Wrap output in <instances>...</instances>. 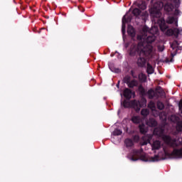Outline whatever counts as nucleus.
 I'll return each instance as SVG.
<instances>
[{"label":"nucleus","mask_w":182,"mask_h":182,"mask_svg":"<svg viewBox=\"0 0 182 182\" xmlns=\"http://www.w3.org/2000/svg\"><path fill=\"white\" fill-rule=\"evenodd\" d=\"M140 58H138L137 60V65L138 66H139L140 68H143L144 66H146V62H147L146 59H151V58H147L146 56H139Z\"/></svg>","instance_id":"obj_10"},{"label":"nucleus","mask_w":182,"mask_h":182,"mask_svg":"<svg viewBox=\"0 0 182 182\" xmlns=\"http://www.w3.org/2000/svg\"><path fill=\"white\" fill-rule=\"evenodd\" d=\"M161 147V142L160 141H155L152 144L153 150H159Z\"/></svg>","instance_id":"obj_19"},{"label":"nucleus","mask_w":182,"mask_h":182,"mask_svg":"<svg viewBox=\"0 0 182 182\" xmlns=\"http://www.w3.org/2000/svg\"><path fill=\"white\" fill-rule=\"evenodd\" d=\"M176 130L178 132H182V121H179L176 125Z\"/></svg>","instance_id":"obj_32"},{"label":"nucleus","mask_w":182,"mask_h":182,"mask_svg":"<svg viewBox=\"0 0 182 182\" xmlns=\"http://www.w3.org/2000/svg\"><path fill=\"white\" fill-rule=\"evenodd\" d=\"M139 8L141 9H142L143 11H144V9H146V4H142V6L141 7L139 6Z\"/></svg>","instance_id":"obj_41"},{"label":"nucleus","mask_w":182,"mask_h":182,"mask_svg":"<svg viewBox=\"0 0 182 182\" xmlns=\"http://www.w3.org/2000/svg\"><path fill=\"white\" fill-rule=\"evenodd\" d=\"M139 129L141 134H146V133H147V127H146V124H140L139 125Z\"/></svg>","instance_id":"obj_17"},{"label":"nucleus","mask_w":182,"mask_h":182,"mask_svg":"<svg viewBox=\"0 0 182 182\" xmlns=\"http://www.w3.org/2000/svg\"><path fill=\"white\" fill-rule=\"evenodd\" d=\"M178 107H179V113L181 114V116L182 117V100H181L179 101Z\"/></svg>","instance_id":"obj_36"},{"label":"nucleus","mask_w":182,"mask_h":182,"mask_svg":"<svg viewBox=\"0 0 182 182\" xmlns=\"http://www.w3.org/2000/svg\"><path fill=\"white\" fill-rule=\"evenodd\" d=\"M132 102H133V100H132L131 102H127L124 100L123 102V106L125 109H127L128 107H133V109H136V107L133 105Z\"/></svg>","instance_id":"obj_18"},{"label":"nucleus","mask_w":182,"mask_h":182,"mask_svg":"<svg viewBox=\"0 0 182 182\" xmlns=\"http://www.w3.org/2000/svg\"><path fill=\"white\" fill-rule=\"evenodd\" d=\"M178 46V42L177 41H173V43L171 45V48L174 50L173 52L171 53V58H166V63H170L174 62V57L176 55H177V51L178 50V48L177 46Z\"/></svg>","instance_id":"obj_6"},{"label":"nucleus","mask_w":182,"mask_h":182,"mask_svg":"<svg viewBox=\"0 0 182 182\" xmlns=\"http://www.w3.org/2000/svg\"><path fill=\"white\" fill-rule=\"evenodd\" d=\"M146 36H147V37L145 39L146 43H143L144 45L145 46H147L149 45L150 46H151V43H153V42H154L156 41V36H154V34H149V36H147V34H146Z\"/></svg>","instance_id":"obj_8"},{"label":"nucleus","mask_w":182,"mask_h":182,"mask_svg":"<svg viewBox=\"0 0 182 182\" xmlns=\"http://www.w3.org/2000/svg\"><path fill=\"white\" fill-rule=\"evenodd\" d=\"M38 33H41V31H38Z\"/></svg>","instance_id":"obj_45"},{"label":"nucleus","mask_w":182,"mask_h":182,"mask_svg":"<svg viewBox=\"0 0 182 182\" xmlns=\"http://www.w3.org/2000/svg\"><path fill=\"white\" fill-rule=\"evenodd\" d=\"M142 32H143V33H144V35H146V33H147V32H149V28L147 26L143 27Z\"/></svg>","instance_id":"obj_38"},{"label":"nucleus","mask_w":182,"mask_h":182,"mask_svg":"<svg viewBox=\"0 0 182 182\" xmlns=\"http://www.w3.org/2000/svg\"><path fill=\"white\" fill-rule=\"evenodd\" d=\"M172 159H182V147L181 149H174L173 151L169 154Z\"/></svg>","instance_id":"obj_7"},{"label":"nucleus","mask_w":182,"mask_h":182,"mask_svg":"<svg viewBox=\"0 0 182 182\" xmlns=\"http://www.w3.org/2000/svg\"><path fill=\"white\" fill-rule=\"evenodd\" d=\"M156 93H159V95H161L163 93V88L161 87L158 86L155 90Z\"/></svg>","instance_id":"obj_35"},{"label":"nucleus","mask_w":182,"mask_h":182,"mask_svg":"<svg viewBox=\"0 0 182 182\" xmlns=\"http://www.w3.org/2000/svg\"><path fill=\"white\" fill-rule=\"evenodd\" d=\"M124 97L127 100H130V98L132 96H134L135 93L134 92L132 91L129 88H125L123 92Z\"/></svg>","instance_id":"obj_11"},{"label":"nucleus","mask_w":182,"mask_h":182,"mask_svg":"<svg viewBox=\"0 0 182 182\" xmlns=\"http://www.w3.org/2000/svg\"><path fill=\"white\" fill-rule=\"evenodd\" d=\"M163 8V3L157 1L154 4L153 6L149 10V13L152 18H161V12L160 11Z\"/></svg>","instance_id":"obj_3"},{"label":"nucleus","mask_w":182,"mask_h":182,"mask_svg":"<svg viewBox=\"0 0 182 182\" xmlns=\"http://www.w3.org/2000/svg\"><path fill=\"white\" fill-rule=\"evenodd\" d=\"M146 72L148 75H153L154 73V69H153V66L150 63H147Z\"/></svg>","instance_id":"obj_21"},{"label":"nucleus","mask_w":182,"mask_h":182,"mask_svg":"<svg viewBox=\"0 0 182 182\" xmlns=\"http://www.w3.org/2000/svg\"><path fill=\"white\" fill-rule=\"evenodd\" d=\"M149 113H150V112L147 109H143L141 111V116H144V117L149 116Z\"/></svg>","instance_id":"obj_28"},{"label":"nucleus","mask_w":182,"mask_h":182,"mask_svg":"<svg viewBox=\"0 0 182 182\" xmlns=\"http://www.w3.org/2000/svg\"><path fill=\"white\" fill-rule=\"evenodd\" d=\"M159 28L162 32H166L168 29V25L166 23V21L163 18L158 21Z\"/></svg>","instance_id":"obj_9"},{"label":"nucleus","mask_w":182,"mask_h":182,"mask_svg":"<svg viewBox=\"0 0 182 182\" xmlns=\"http://www.w3.org/2000/svg\"><path fill=\"white\" fill-rule=\"evenodd\" d=\"M131 75L133 76V77H134V72L133 70H131Z\"/></svg>","instance_id":"obj_42"},{"label":"nucleus","mask_w":182,"mask_h":182,"mask_svg":"<svg viewBox=\"0 0 182 182\" xmlns=\"http://www.w3.org/2000/svg\"><path fill=\"white\" fill-rule=\"evenodd\" d=\"M148 139H147V141L148 143H150V141H151V139H153V136L152 135H148Z\"/></svg>","instance_id":"obj_39"},{"label":"nucleus","mask_w":182,"mask_h":182,"mask_svg":"<svg viewBox=\"0 0 182 182\" xmlns=\"http://www.w3.org/2000/svg\"><path fill=\"white\" fill-rule=\"evenodd\" d=\"M111 56H113V55H111Z\"/></svg>","instance_id":"obj_46"},{"label":"nucleus","mask_w":182,"mask_h":182,"mask_svg":"<svg viewBox=\"0 0 182 182\" xmlns=\"http://www.w3.org/2000/svg\"><path fill=\"white\" fill-rule=\"evenodd\" d=\"M165 34L166 36H173V35H174V30L172 28H168L165 32Z\"/></svg>","instance_id":"obj_25"},{"label":"nucleus","mask_w":182,"mask_h":182,"mask_svg":"<svg viewBox=\"0 0 182 182\" xmlns=\"http://www.w3.org/2000/svg\"><path fill=\"white\" fill-rule=\"evenodd\" d=\"M119 82H120L119 81V82H118V85H117V87H119Z\"/></svg>","instance_id":"obj_43"},{"label":"nucleus","mask_w":182,"mask_h":182,"mask_svg":"<svg viewBox=\"0 0 182 182\" xmlns=\"http://www.w3.org/2000/svg\"><path fill=\"white\" fill-rule=\"evenodd\" d=\"M138 91L139 92V95H141V96H146V89H144V87H143L142 85H139Z\"/></svg>","instance_id":"obj_20"},{"label":"nucleus","mask_w":182,"mask_h":182,"mask_svg":"<svg viewBox=\"0 0 182 182\" xmlns=\"http://www.w3.org/2000/svg\"><path fill=\"white\" fill-rule=\"evenodd\" d=\"M146 125L149 127H156L157 126V121L154 118H149L146 121Z\"/></svg>","instance_id":"obj_15"},{"label":"nucleus","mask_w":182,"mask_h":182,"mask_svg":"<svg viewBox=\"0 0 182 182\" xmlns=\"http://www.w3.org/2000/svg\"><path fill=\"white\" fill-rule=\"evenodd\" d=\"M148 107L151 109V110H154V109H156V103L153 101H150L148 104Z\"/></svg>","instance_id":"obj_30"},{"label":"nucleus","mask_w":182,"mask_h":182,"mask_svg":"<svg viewBox=\"0 0 182 182\" xmlns=\"http://www.w3.org/2000/svg\"><path fill=\"white\" fill-rule=\"evenodd\" d=\"M122 19H124V23H128V22H132V15H124L122 18Z\"/></svg>","instance_id":"obj_22"},{"label":"nucleus","mask_w":182,"mask_h":182,"mask_svg":"<svg viewBox=\"0 0 182 182\" xmlns=\"http://www.w3.org/2000/svg\"><path fill=\"white\" fill-rule=\"evenodd\" d=\"M141 76L143 77V76H144V75L142 74Z\"/></svg>","instance_id":"obj_44"},{"label":"nucleus","mask_w":182,"mask_h":182,"mask_svg":"<svg viewBox=\"0 0 182 182\" xmlns=\"http://www.w3.org/2000/svg\"><path fill=\"white\" fill-rule=\"evenodd\" d=\"M114 72L115 73H120L121 70H120L119 68H115L114 70Z\"/></svg>","instance_id":"obj_40"},{"label":"nucleus","mask_w":182,"mask_h":182,"mask_svg":"<svg viewBox=\"0 0 182 182\" xmlns=\"http://www.w3.org/2000/svg\"><path fill=\"white\" fill-rule=\"evenodd\" d=\"M127 86L128 87H129V89L137 87L139 86V81H137V80L134 79L129 82Z\"/></svg>","instance_id":"obj_16"},{"label":"nucleus","mask_w":182,"mask_h":182,"mask_svg":"<svg viewBox=\"0 0 182 182\" xmlns=\"http://www.w3.org/2000/svg\"><path fill=\"white\" fill-rule=\"evenodd\" d=\"M176 22V18L174 17H169L167 20V23L171 24Z\"/></svg>","instance_id":"obj_34"},{"label":"nucleus","mask_w":182,"mask_h":182,"mask_svg":"<svg viewBox=\"0 0 182 182\" xmlns=\"http://www.w3.org/2000/svg\"><path fill=\"white\" fill-rule=\"evenodd\" d=\"M143 153V149H133L131 152V160L132 161H137V160H141V161H149V159Z\"/></svg>","instance_id":"obj_2"},{"label":"nucleus","mask_w":182,"mask_h":182,"mask_svg":"<svg viewBox=\"0 0 182 182\" xmlns=\"http://www.w3.org/2000/svg\"><path fill=\"white\" fill-rule=\"evenodd\" d=\"M129 56H145L146 58H153L154 55V47L153 46H145L143 42H139L137 46L132 44L129 50Z\"/></svg>","instance_id":"obj_1"},{"label":"nucleus","mask_w":182,"mask_h":182,"mask_svg":"<svg viewBox=\"0 0 182 182\" xmlns=\"http://www.w3.org/2000/svg\"><path fill=\"white\" fill-rule=\"evenodd\" d=\"M162 140L166 143V144H168V146H170V147H173V149H176V147H178V144H177V142H176V140H173L171 139V136L166 134H163L161 136Z\"/></svg>","instance_id":"obj_5"},{"label":"nucleus","mask_w":182,"mask_h":182,"mask_svg":"<svg viewBox=\"0 0 182 182\" xmlns=\"http://www.w3.org/2000/svg\"><path fill=\"white\" fill-rule=\"evenodd\" d=\"M132 122L135 124H139V123H140V117L137 116H134L132 117Z\"/></svg>","instance_id":"obj_23"},{"label":"nucleus","mask_w":182,"mask_h":182,"mask_svg":"<svg viewBox=\"0 0 182 182\" xmlns=\"http://www.w3.org/2000/svg\"><path fill=\"white\" fill-rule=\"evenodd\" d=\"M132 105L135 107L136 112H140L141 107H146L147 105V100L145 97H142L140 101L136 100H132Z\"/></svg>","instance_id":"obj_4"},{"label":"nucleus","mask_w":182,"mask_h":182,"mask_svg":"<svg viewBox=\"0 0 182 182\" xmlns=\"http://www.w3.org/2000/svg\"><path fill=\"white\" fill-rule=\"evenodd\" d=\"M125 144L127 147H132V146L134 145L133 140L130 139H125Z\"/></svg>","instance_id":"obj_24"},{"label":"nucleus","mask_w":182,"mask_h":182,"mask_svg":"<svg viewBox=\"0 0 182 182\" xmlns=\"http://www.w3.org/2000/svg\"><path fill=\"white\" fill-rule=\"evenodd\" d=\"M156 106L159 110H164V103L161 102V101H158L156 102Z\"/></svg>","instance_id":"obj_27"},{"label":"nucleus","mask_w":182,"mask_h":182,"mask_svg":"<svg viewBox=\"0 0 182 182\" xmlns=\"http://www.w3.org/2000/svg\"><path fill=\"white\" fill-rule=\"evenodd\" d=\"M127 33L131 38H134L136 36V30L134 27L132 26L129 25L127 28Z\"/></svg>","instance_id":"obj_13"},{"label":"nucleus","mask_w":182,"mask_h":182,"mask_svg":"<svg viewBox=\"0 0 182 182\" xmlns=\"http://www.w3.org/2000/svg\"><path fill=\"white\" fill-rule=\"evenodd\" d=\"M122 80L124 83L128 85L129 82L132 80V77H130V75H126L125 77H124Z\"/></svg>","instance_id":"obj_26"},{"label":"nucleus","mask_w":182,"mask_h":182,"mask_svg":"<svg viewBox=\"0 0 182 182\" xmlns=\"http://www.w3.org/2000/svg\"><path fill=\"white\" fill-rule=\"evenodd\" d=\"M159 156L158 155H155L154 157H151V161H159Z\"/></svg>","instance_id":"obj_37"},{"label":"nucleus","mask_w":182,"mask_h":182,"mask_svg":"<svg viewBox=\"0 0 182 182\" xmlns=\"http://www.w3.org/2000/svg\"><path fill=\"white\" fill-rule=\"evenodd\" d=\"M154 134L155 136H158V137H162V136L164 134V129L162 127H156L154 130Z\"/></svg>","instance_id":"obj_12"},{"label":"nucleus","mask_w":182,"mask_h":182,"mask_svg":"<svg viewBox=\"0 0 182 182\" xmlns=\"http://www.w3.org/2000/svg\"><path fill=\"white\" fill-rule=\"evenodd\" d=\"M146 95H148L149 99H153L154 97H159V95H157V92L153 89H150L146 92Z\"/></svg>","instance_id":"obj_14"},{"label":"nucleus","mask_w":182,"mask_h":182,"mask_svg":"<svg viewBox=\"0 0 182 182\" xmlns=\"http://www.w3.org/2000/svg\"><path fill=\"white\" fill-rule=\"evenodd\" d=\"M132 14L134 16H139V15H140V14H141V11L137 8H135L132 11Z\"/></svg>","instance_id":"obj_29"},{"label":"nucleus","mask_w":182,"mask_h":182,"mask_svg":"<svg viewBox=\"0 0 182 182\" xmlns=\"http://www.w3.org/2000/svg\"><path fill=\"white\" fill-rule=\"evenodd\" d=\"M122 35H124V33H126V23H124V18L122 19Z\"/></svg>","instance_id":"obj_31"},{"label":"nucleus","mask_w":182,"mask_h":182,"mask_svg":"<svg viewBox=\"0 0 182 182\" xmlns=\"http://www.w3.org/2000/svg\"><path fill=\"white\" fill-rule=\"evenodd\" d=\"M123 132H122V130L120 129H114V131L113 132V135L114 136H120L122 135Z\"/></svg>","instance_id":"obj_33"}]
</instances>
